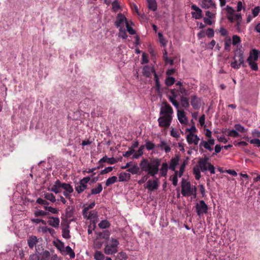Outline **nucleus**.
<instances>
[{
    "label": "nucleus",
    "instance_id": "nucleus-24",
    "mask_svg": "<svg viewBox=\"0 0 260 260\" xmlns=\"http://www.w3.org/2000/svg\"><path fill=\"white\" fill-rule=\"evenodd\" d=\"M223 133L224 135L233 138H237L240 136V134L236 131V129H225Z\"/></svg>",
    "mask_w": 260,
    "mask_h": 260
},
{
    "label": "nucleus",
    "instance_id": "nucleus-62",
    "mask_svg": "<svg viewBox=\"0 0 260 260\" xmlns=\"http://www.w3.org/2000/svg\"><path fill=\"white\" fill-rule=\"evenodd\" d=\"M260 12V7L259 6L255 7L252 10V13L253 17H256Z\"/></svg>",
    "mask_w": 260,
    "mask_h": 260
},
{
    "label": "nucleus",
    "instance_id": "nucleus-46",
    "mask_svg": "<svg viewBox=\"0 0 260 260\" xmlns=\"http://www.w3.org/2000/svg\"><path fill=\"white\" fill-rule=\"evenodd\" d=\"M175 82V78L170 76H167L165 80V83L168 86H170L174 84Z\"/></svg>",
    "mask_w": 260,
    "mask_h": 260
},
{
    "label": "nucleus",
    "instance_id": "nucleus-12",
    "mask_svg": "<svg viewBox=\"0 0 260 260\" xmlns=\"http://www.w3.org/2000/svg\"><path fill=\"white\" fill-rule=\"evenodd\" d=\"M179 156L178 155H175L174 157H173L170 160V164L169 166V169L175 172L176 167L179 164Z\"/></svg>",
    "mask_w": 260,
    "mask_h": 260
},
{
    "label": "nucleus",
    "instance_id": "nucleus-26",
    "mask_svg": "<svg viewBox=\"0 0 260 260\" xmlns=\"http://www.w3.org/2000/svg\"><path fill=\"white\" fill-rule=\"evenodd\" d=\"M107 162L109 164H115L117 161L114 157L109 158L107 156H105L102 157L99 161V163L101 164V162Z\"/></svg>",
    "mask_w": 260,
    "mask_h": 260
},
{
    "label": "nucleus",
    "instance_id": "nucleus-38",
    "mask_svg": "<svg viewBox=\"0 0 260 260\" xmlns=\"http://www.w3.org/2000/svg\"><path fill=\"white\" fill-rule=\"evenodd\" d=\"M232 42V40L230 38L226 37L224 40V49L227 51H230L231 50V46Z\"/></svg>",
    "mask_w": 260,
    "mask_h": 260
},
{
    "label": "nucleus",
    "instance_id": "nucleus-9",
    "mask_svg": "<svg viewBox=\"0 0 260 260\" xmlns=\"http://www.w3.org/2000/svg\"><path fill=\"white\" fill-rule=\"evenodd\" d=\"M191 9L193 11L191 12V15L193 18L196 19H199L203 17L202 10L196 5H192Z\"/></svg>",
    "mask_w": 260,
    "mask_h": 260
},
{
    "label": "nucleus",
    "instance_id": "nucleus-33",
    "mask_svg": "<svg viewBox=\"0 0 260 260\" xmlns=\"http://www.w3.org/2000/svg\"><path fill=\"white\" fill-rule=\"evenodd\" d=\"M127 171L131 173L132 174H140L139 173L140 168L137 164H135L133 166L128 168Z\"/></svg>",
    "mask_w": 260,
    "mask_h": 260
},
{
    "label": "nucleus",
    "instance_id": "nucleus-48",
    "mask_svg": "<svg viewBox=\"0 0 260 260\" xmlns=\"http://www.w3.org/2000/svg\"><path fill=\"white\" fill-rule=\"evenodd\" d=\"M110 235V233L108 231H104L103 232H101L99 234V236L100 237L105 240L109 239Z\"/></svg>",
    "mask_w": 260,
    "mask_h": 260
},
{
    "label": "nucleus",
    "instance_id": "nucleus-54",
    "mask_svg": "<svg viewBox=\"0 0 260 260\" xmlns=\"http://www.w3.org/2000/svg\"><path fill=\"white\" fill-rule=\"evenodd\" d=\"M67 253L70 255L71 258H74L75 257V254L73 249L68 246L66 248Z\"/></svg>",
    "mask_w": 260,
    "mask_h": 260
},
{
    "label": "nucleus",
    "instance_id": "nucleus-31",
    "mask_svg": "<svg viewBox=\"0 0 260 260\" xmlns=\"http://www.w3.org/2000/svg\"><path fill=\"white\" fill-rule=\"evenodd\" d=\"M103 190V187L101 183H98V186L95 188H93L91 190V193L90 194H88V197L90 194H96L101 192Z\"/></svg>",
    "mask_w": 260,
    "mask_h": 260
},
{
    "label": "nucleus",
    "instance_id": "nucleus-15",
    "mask_svg": "<svg viewBox=\"0 0 260 260\" xmlns=\"http://www.w3.org/2000/svg\"><path fill=\"white\" fill-rule=\"evenodd\" d=\"M158 187V179L152 181L149 180L147 183L146 188L150 190L156 189Z\"/></svg>",
    "mask_w": 260,
    "mask_h": 260
},
{
    "label": "nucleus",
    "instance_id": "nucleus-59",
    "mask_svg": "<svg viewBox=\"0 0 260 260\" xmlns=\"http://www.w3.org/2000/svg\"><path fill=\"white\" fill-rule=\"evenodd\" d=\"M234 19H235V20L237 21L236 25L237 26H239L240 24V21H241L242 20L241 14L240 13L235 14V16H234Z\"/></svg>",
    "mask_w": 260,
    "mask_h": 260
},
{
    "label": "nucleus",
    "instance_id": "nucleus-21",
    "mask_svg": "<svg viewBox=\"0 0 260 260\" xmlns=\"http://www.w3.org/2000/svg\"><path fill=\"white\" fill-rule=\"evenodd\" d=\"M207 136L209 138L208 142L203 141V145L205 148L211 150V131L208 129L207 131Z\"/></svg>",
    "mask_w": 260,
    "mask_h": 260
},
{
    "label": "nucleus",
    "instance_id": "nucleus-7",
    "mask_svg": "<svg viewBox=\"0 0 260 260\" xmlns=\"http://www.w3.org/2000/svg\"><path fill=\"white\" fill-rule=\"evenodd\" d=\"M196 210L198 215L206 213L208 210V206L203 200H201L196 205Z\"/></svg>",
    "mask_w": 260,
    "mask_h": 260
},
{
    "label": "nucleus",
    "instance_id": "nucleus-51",
    "mask_svg": "<svg viewBox=\"0 0 260 260\" xmlns=\"http://www.w3.org/2000/svg\"><path fill=\"white\" fill-rule=\"evenodd\" d=\"M241 38L239 36L237 35H234L233 36V39L232 40V42L233 45H238L239 43L241 42Z\"/></svg>",
    "mask_w": 260,
    "mask_h": 260
},
{
    "label": "nucleus",
    "instance_id": "nucleus-25",
    "mask_svg": "<svg viewBox=\"0 0 260 260\" xmlns=\"http://www.w3.org/2000/svg\"><path fill=\"white\" fill-rule=\"evenodd\" d=\"M258 53L259 52L256 49H253L250 52L248 58H250L251 60L257 61L258 58Z\"/></svg>",
    "mask_w": 260,
    "mask_h": 260
},
{
    "label": "nucleus",
    "instance_id": "nucleus-1",
    "mask_svg": "<svg viewBox=\"0 0 260 260\" xmlns=\"http://www.w3.org/2000/svg\"><path fill=\"white\" fill-rule=\"evenodd\" d=\"M160 162V159L157 158L151 159L150 161L146 158H143L140 167L142 171L147 172L148 175L154 177L158 173Z\"/></svg>",
    "mask_w": 260,
    "mask_h": 260
},
{
    "label": "nucleus",
    "instance_id": "nucleus-5",
    "mask_svg": "<svg viewBox=\"0 0 260 260\" xmlns=\"http://www.w3.org/2000/svg\"><path fill=\"white\" fill-rule=\"evenodd\" d=\"M172 120V116L162 115L158 119V125L161 127L167 128L171 125Z\"/></svg>",
    "mask_w": 260,
    "mask_h": 260
},
{
    "label": "nucleus",
    "instance_id": "nucleus-55",
    "mask_svg": "<svg viewBox=\"0 0 260 260\" xmlns=\"http://www.w3.org/2000/svg\"><path fill=\"white\" fill-rule=\"evenodd\" d=\"M186 165L185 161H184L181 165L179 169V171L178 173V175L179 177H181L184 172L185 168Z\"/></svg>",
    "mask_w": 260,
    "mask_h": 260
},
{
    "label": "nucleus",
    "instance_id": "nucleus-19",
    "mask_svg": "<svg viewBox=\"0 0 260 260\" xmlns=\"http://www.w3.org/2000/svg\"><path fill=\"white\" fill-rule=\"evenodd\" d=\"M191 105L194 109H198L201 106L200 99L196 95L191 96Z\"/></svg>",
    "mask_w": 260,
    "mask_h": 260
},
{
    "label": "nucleus",
    "instance_id": "nucleus-61",
    "mask_svg": "<svg viewBox=\"0 0 260 260\" xmlns=\"http://www.w3.org/2000/svg\"><path fill=\"white\" fill-rule=\"evenodd\" d=\"M135 152V150L133 148H129V150L126 151L124 154H123V156L125 157H128L132 154H133Z\"/></svg>",
    "mask_w": 260,
    "mask_h": 260
},
{
    "label": "nucleus",
    "instance_id": "nucleus-13",
    "mask_svg": "<svg viewBox=\"0 0 260 260\" xmlns=\"http://www.w3.org/2000/svg\"><path fill=\"white\" fill-rule=\"evenodd\" d=\"M156 73L154 68L153 67L145 66L143 69V75L146 77L150 78L152 73L154 74Z\"/></svg>",
    "mask_w": 260,
    "mask_h": 260
},
{
    "label": "nucleus",
    "instance_id": "nucleus-40",
    "mask_svg": "<svg viewBox=\"0 0 260 260\" xmlns=\"http://www.w3.org/2000/svg\"><path fill=\"white\" fill-rule=\"evenodd\" d=\"M44 198L46 200H49L52 203H55L56 202L55 197L52 193H45L44 194Z\"/></svg>",
    "mask_w": 260,
    "mask_h": 260
},
{
    "label": "nucleus",
    "instance_id": "nucleus-52",
    "mask_svg": "<svg viewBox=\"0 0 260 260\" xmlns=\"http://www.w3.org/2000/svg\"><path fill=\"white\" fill-rule=\"evenodd\" d=\"M193 174L197 180H199L201 178V173L199 168L194 167L193 169Z\"/></svg>",
    "mask_w": 260,
    "mask_h": 260
},
{
    "label": "nucleus",
    "instance_id": "nucleus-3",
    "mask_svg": "<svg viewBox=\"0 0 260 260\" xmlns=\"http://www.w3.org/2000/svg\"><path fill=\"white\" fill-rule=\"evenodd\" d=\"M181 193L184 197L194 195L196 197V188L195 186H191L189 182L186 181L182 179L181 183Z\"/></svg>",
    "mask_w": 260,
    "mask_h": 260
},
{
    "label": "nucleus",
    "instance_id": "nucleus-10",
    "mask_svg": "<svg viewBox=\"0 0 260 260\" xmlns=\"http://www.w3.org/2000/svg\"><path fill=\"white\" fill-rule=\"evenodd\" d=\"M186 139L189 144H194V145H197L200 140V139L197 135H194L191 133H189L187 135Z\"/></svg>",
    "mask_w": 260,
    "mask_h": 260
},
{
    "label": "nucleus",
    "instance_id": "nucleus-16",
    "mask_svg": "<svg viewBox=\"0 0 260 260\" xmlns=\"http://www.w3.org/2000/svg\"><path fill=\"white\" fill-rule=\"evenodd\" d=\"M48 190L56 194L60 192L61 191V182L59 180H57L55 182L54 184L52 186L51 188H49Z\"/></svg>",
    "mask_w": 260,
    "mask_h": 260
},
{
    "label": "nucleus",
    "instance_id": "nucleus-41",
    "mask_svg": "<svg viewBox=\"0 0 260 260\" xmlns=\"http://www.w3.org/2000/svg\"><path fill=\"white\" fill-rule=\"evenodd\" d=\"M170 93L171 95H170L169 98H174L176 99L177 97L181 95L179 89L175 88L170 89Z\"/></svg>",
    "mask_w": 260,
    "mask_h": 260
},
{
    "label": "nucleus",
    "instance_id": "nucleus-20",
    "mask_svg": "<svg viewBox=\"0 0 260 260\" xmlns=\"http://www.w3.org/2000/svg\"><path fill=\"white\" fill-rule=\"evenodd\" d=\"M27 244L30 249H32L38 242V239L35 236H30L27 239Z\"/></svg>",
    "mask_w": 260,
    "mask_h": 260
},
{
    "label": "nucleus",
    "instance_id": "nucleus-29",
    "mask_svg": "<svg viewBox=\"0 0 260 260\" xmlns=\"http://www.w3.org/2000/svg\"><path fill=\"white\" fill-rule=\"evenodd\" d=\"M206 36L208 37L209 38H211V28H208V29L205 31L204 30H202L199 33H198V37L200 38L205 37Z\"/></svg>",
    "mask_w": 260,
    "mask_h": 260
},
{
    "label": "nucleus",
    "instance_id": "nucleus-63",
    "mask_svg": "<svg viewBox=\"0 0 260 260\" xmlns=\"http://www.w3.org/2000/svg\"><path fill=\"white\" fill-rule=\"evenodd\" d=\"M36 202L40 205H45V206L49 205V203L46 200L41 198H38Z\"/></svg>",
    "mask_w": 260,
    "mask_h": 260
},
{
    "label": "nucleus",
    "instance_id": "nucleus-6",
    "mask_svg": "<svg viewBox=\"0 0 260 260\" xmlns=\"http://www.w3.org/2000/svg\"><path fill=\"white\" fill-rule=\"evenodd\" d=\"M90 180V177L88 176L80 180L79 185L75 187V190L80 194L87 188V183Z\"/></svg>",
    "mask_w": 260,
    "mask_h": 260
},
{
    "label": "nucleus",
    "instance_id": "nucleus-23",
    "mask_svg": "<svg viewBox=\"0 0 260 260\" xmlns=\"http://www.w3.org/2000/svg\"><path fill=\"white\" fill-rule=\"evenodd\" d=\"M131 174L128 173L122 172L119 175V181L120 182H126L130 180Z\"/></svg>",
    "mask_w": 260,
    "mask_h": 260
},
{
    "label": "nucleus",
    "instance_id": "nucleus-36",
    "mask_svg": "<svg viewBox=\"0 0 260 260\" xmlns=\"http://www.w3.org/2000/svg\"><path fill=\"white\" fill-rule=\"evenodd\" d=\"M149 9L155 11L157 9V3L155 0H147Z\"/></svg>",
    "mask_w": 260,
    "mask_h": 260
},
{
    "label": "nucleus",
    "instance_id": "nucleus-18",
    "mask_svg": "<svg viewBox=\"0 0 260 260\" xmlns=\"http://www.w3.org/2000/svg\"><path fill=\"white\" fill-rule=\"evenodd\" d=\"M61 225L62 226V237L67 239L70 238L71 236L70 235V231L69 230V224L67 223L64 224L63 223H61Z\"/></svg>",
    "mask_w": 260,
    "mask_h": 260
},
{
    "label": "nucleus",
    "instance_id": "nucleus-53",
    "mask_svg": "<svg viewBox=\"0 0 260 260\" xmlns=\"http://www.w3.org/2000/svg\"><path fill=\"white\" fill-rule=\"evenodd\" d=\"M155 144L149 141H146L145 146V147L148 150H153L155 148Z\"/></svg>",
    "mask_w": 260,
    "mask_h": 260
},
{
    "label": "nucleus",
    "instance_id": "nucleus-37",
    "mask_svg": "<svg viewBox=\"0 0 260 260\" xmlns=\"http://www.w3.org/2000/svg\"><path fill=\"white\" fill-rule=\"evenodd\" d=\"M117 251H118V250H114L113 248L110 247L109 246V244H107L105 245V247L104 248V252H105V254H106L107 255L113 254L117 253Z\"/></svg>",
    "mask_w": 260,
    "mask_h": 260
},
{
    "label": "nucleus",
    "instance_id": "nucleus-22",
    "mask_svg": "<svg viewBox=\"0 0 260 260\" xmlns=\"http://www.w3.org/2000/svg\"><path fill=\"white\" fill-rule=\"evenodd\" d=\"M177 116L179 122L181 124H186L187 122L185 112L183 110H178Z\"/></svg>",
    "mask_w": 260,
    "mask_h": 260
},
{
    "label": "nucleus",
    "instance_id": "nucleus-39",
    "mask_svg": "<svg viewBox=\"0 0 260 260\" xmlns=\"http://www.w3.org/2000/svg\"><path fill=\"white\" fill-rule=\"evenodd\" d=\"M117 181V177L116 176H112L109 177L106 181L105 184L106 186H109L110 185L114 184Z\"/></svg>",
    "mask_w": 260,
    "mask_h": 260
},
{
    "label": "nucleus",
    "instance_id": "nucleus-60",
    "mask_svg": "<svg viewBox=\"0 0 260 260\" xmlns=\"http://www.w3.org/2000/svg\"><path fill=\"white\" fill-rule=\"evenodd\" d=\"M181 94L180 96H186L188 94V91L183 87L182 86L178 89Z\"/></svg>",
    "mask_w": 260,
    "mask_h": 260
},
{
    "label": "nucleus",
    "instance_id": "nucleus-43",
    "mask_svg": "<svg viewBox=\"0 0 260 260\" xmlns=\"http://www.w3.org/2000/svg\"><path fill=\"white\" fill-rule=\"evenodd\" d=\"M93 256L95 260H104L105 258V255L100 251H96Z\"/></svg>",
    "mask_w": 260,
    "mask_h": 260
},
{
    "label": "nucleus",
    "instance_id": "nucleus-11",
    "mask_svg": "<svg viewBox=\"0 0 260 260\" xmlns=\"http://www.w3.org/2000/svg\"><path fill=\"white\" fill-rule=\"evenodd\" d=\"M225 10L228 19L230 22H233L235 21L234 16L235 14L234 9L232 7L227 6Z\"/></svg>",
    "mask_w": 260,
    "mask_h": 260
},
{
    "label": "nucleus",
    "instance_id": "nucleus-4",
    "mask_svg": "<svg viewBox=\"0 0 260 260\" xmlns=\"http://www.w3.org/2000/svg\"><path fill=\"white\" fill-rule=\"evenodd\" d=\"M210 159L206 156L200 158L199 161V165L202 171H205L207 170L211 173V164L210 162Z\"/></svg>",
    "mask_w": 260,
    "mask_h": 260
},
{
    "label": "nucleus",
    "instance_id": "nucleus-28",
    "mask_svg": "<svg viewBox=\"0 0 260 260\" xmlns=\"http://www.w3.org/2000/svg\"><path fill=\"white\" fill-rule=\"evenodd\" d=\"M168 170V165L167 162H164L161 165V167L160 169V176L165 177L167 175Z\"/></svg>",
    "mask_w": 260,
    "mask_h": 260
},
{
    "label": "nucleus",
    "instance_id": "nucleus-45",
    "mask_svg": "<svg viewBox=\"0 0 260 260\" xmlns=\"http://www.w3.org/2000/svg\"><path fill=\"white\" fill-rule=\"evenodd\" d=\"M206 15L208 17V18L204 17V22L206 24L211 25V12H210L209 11H207L206 12Z\"/></svg>",
    "mask_w": 260,
    "mask_h": 260
},
{
    "label": "nucleus",
    "instance_id": "nucleus-42",
    "mask_svg": "<svg viewBox=\"0 0 260 260\" xmlns=\"http://www.w3.org/2000/svg\"><path fill=\"white\" fill-rule=\"evenodd\" d=\"M180 100L183 107L187 108L189 107V104L187 98L183 96H180Z\"/></svg>",
    "mask_w": 260,
    "mask_h": 260
},
{
    "label": "nucleus",
    "instance_id": "nucleus-34",
    "mask_svg": "<svg viewBox=\"0 0 260 260\" xmlns=\"http://www.w3.org/2000/svg\"><path fill=\"white\" fill-rule=\"evenodd\" d=\"M162 150H164L166 153H168L171 151L170 147L167 144L165 141H161L160 143L158 145Z\"/></svg>",
    "mask_w": 260,
    "mask_h": 260
},
{
    "label": "nucleus",
    "instance_id": "nucleus-64",
    "mask_svg": "<svg viewBox=\"0 0 260 260\" xmlns=\"http://www.w3.org/2000/svg\"><path fill=\"white\" fill-rule=\"evenodd\" d=\"M39 258V252L31 254L29 256L30 260H40Z\"/></svg>",
    "mask_w": 260,
    "mask_h": 260
},
{
    "label": "nucleus",
    "instance_id": "nucleus-14",
    "mask_svg": "<svg viewBox=\"0 0 260 260\" xmlns=\"http://www.w3.org/2000/svg\"><path fill=\"white\" fill-rule=\"evenodd\" d=\"M127 22L126 17L121 13L118 14L115 25L117 27H120L124 22Z\"/></svg>",
    "mask_w": 260,
    "mask_h": 260
},
{
    "label": "nucleus",
    "instance_id": "nucleus-35",
    "mask_svg": "<svg viewBox=\"0 0 260 260\" xmlns=\"http://www.w3.org/2000/svg\"><path fill=\"white\" fill-rule=\"evenodd\" d=\"M247 61L248 63L249 66L252 70L257 71L258 69V67L256 61L251 60L250 58H247Z\"/></svg>",
    "mask_w": 260,
    "mask_h": 260
},
{
    "label": "nucleus",
    "instance_id": "nucleus-2",
    "mask_svg": "<svg viewBox=\"0 0 260 260\" xmlns=\"http://www.w3.org/2000/svg\"><path fill=\"white\" fill-rule=\"evenodd\" d=\"M244 52L242 49V47H239L237 45V49L235 51V55L233 57V61L231 63L232 68L235 69H239L241 66L244 63Z\"/></svg>",
    "mask_w": 260,
    "mask_h": 260
},
{
    "label": "nucleus",
    "instance_id": "nucleus-58",
    "mask_svg": "<svg viewBox=\"0 0 260 260\" xmlns=\"http://www.w3.org/2000/svg\"><path fill=\"white\" fill-rule=\"evenodd\" d=\"M44 209L46 210H47L48 212H50L53 214H57L59 211L58 209L56 208H53L52 207H48L46 206L44 207Z\"/></svg>",
    "mask_w": 260,
    "mask_h": 260
},
{
    "label": "nucleus",
    "instance_id": "nucleus-44",
    "mask_svg": "<svg viewBox=\"0 0 260 260\" xmlns=\"http://www.w3.org/2000/svg\"><path fill=\"white\" fill-rule=\"evenodd\" d=\"M98 225L101 229H107L110 226V223L107 220H103L99 223Z\"/></svg>",
    "mask_w": 260,
    "mask_h": 260
},
{
    "label": "nucleus",
    "instance_id": "nucleus-32",
    "mask_svg": "<svg viewBox=\"0 0 260 260\" xmlns=\"http://www.w3.org/2000/svg\"><path fill=\"white\" fill-rule=\"evenodd\" d=\"M61 187L64 190V191L73 192L74 191L73 187L69 183L61 182Z\"/></svg>",
    "mask_w": 260,
    "mask_h": 260
},
{
    "label": "nucleus",
    "instance_id": "nucleus-47",
    "mask_svg": "<svg viewBox=\"0 0 260 260\" xmlns=\"http://www.w3.org/2000/svg\"><path fill=\"white\" fill-rule=\"evenodd\" d=\"M234 128L236 130L237 132H240L242 133H244L246 132L247 130L245 128L241 125L240 124H236L234 125Z\"/></svg>",
    "mask_w": 260,
    "mask_h": 260
},
{
    "label": "nucleus",
    "instance_id": "nucleus-30",
    "mask_svg": "<svg viewBox=\"0 0 260 260\" xmlns=\"http://www.w3.org/2000/svg\"><path fill=\"white\" fill-rule=\"evenodd\" d=\"M154 80L155 83V90H156V92L158 93L160 92L161 85H160V82L159 80L158 76L156 73H154Z\"/></svg>",
    "mask_w": 260,
    "mask_h": 260
},
{
    "label": "nucleus",
    "instance_id": "nucleus-17",
    "mask_svg": "<svg viewBox=\"0 0 260 260\" xmlns=\"http://www.w3.org/2000/svg\"><path fill=\"white\" fill-rule=\"evenodd\" d=\"M49 220L48 221V223L55 228H58L59 226V218L58 217H50V216H49L48 217Z\"/></svg>",
    "mask_w": 260,
    "mask_h": 260
},
{
    "label": "nucleus",
    "instance_id": "nucleus-50",
    "mask_svg": "<svg viewBox=\"0 0 260 260\" xmlns=\"http://www.w3.org/2000/svg\"><path fill=\"white\" fill-rule=\"evenodd\" d=\"M202 7L203 8H209L211 6V0H202Z\"/></svg>",
    "mask_w": 260,
    "mask_h": 260
},
{
    "label": "nucleus",
    "instance_id": "nucleus-49",
    "mask_svg": "<svg viewBox=\"0 0 260 260\" xmlns=\"http://www.w3.org/2000/svg\"><path fill=\"white\" fill-rule=\"evenodd\" d=\"M243 138L249 141L250 144H256L258 147L260 146V140L258 139H253L249 141L248 137H244Z\"/></svg>",
    "mask_w": 260,
    "mask_h": 260
},
{
    "label": "nucleus",
    "instance_id": "nucleus-56",
    "mask_svg": "<svg viewBox=\"0 0 260 260\" xmlns=\"http://www.w3.org/2000/svg\"><path fill=\"white\" fill-rule=\"evenodd\" d=\"M49 214L48 212H46L43 210H38L35 213V215L36 217L44 216L48 215Z\"/></svg>",
    "mask_w": 260,
    "mask_h": 260
},
{
    "label": "nucleus",
    "instance_id": "nucleus-8",
    "mask_svg": "<svg viewBox=\"0 0 260 260\" xmlns=\"http://www.w3.org/2000/svg\"><path fill=\"white\" fill-rule=\"evenodd\" d=\"M173 113V110L171 106L168 103H165L164 106L162 107L160 111V115L163 116H172V115Z\"/></svg>",
    "mask_w": 260,
    "mask_h": 260
},
{
    "label": "nucleus",
    "instance_id": "nucleus-27",
    "mask_svg": "<svg viewBox=\"0 0 260 260\" xmlns=\"http://www.w3.org/2000/svg\"><path fill=\"white\" fill-rule=\"evenodd\" d=\"M50 257V253L48 250L39 252L40 260H49Z\"/></svg>",
    "mask_w": 260,
    "mask_h": 260
},
{
    "label": "nucleus",
    "instance_id": "nucleus-57",
    "mask_svg": "<svg viewBox=\"0 0 260 260\" xmlns=\"http://www.w3.org/2000/svg\"><path fill=\"white\" fill-rule=\"evenodd\" d=\"M119 37L125 39H126L127 36L126 32V31L124 28H120L119 29Z\"/></svg>",
    "mask_w": 260,
    "mask_h": 260
}]
</instances>
